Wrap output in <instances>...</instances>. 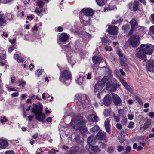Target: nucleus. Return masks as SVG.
Masks as SVG:
<instances>
[{
    "instance_id": "1",
    "label": "nucleus",
    "mask_w": 154,
    "mask_h": 154,
    "mask_svg": "<svg viewBox=\"0 0 154 154\" xmlns=\"http://www.w3.org/2000/svg\"><path fill=\"white\" fill-rule=\"evenodd\" d=\"M85 122L81 116L77 117L75 119L72 118L70 123L71 126L75 129L79 130L83 135H86L89 133L85 126Z\"/></svg>"
},
{
    "instance_id": "2",
    "label": "nucleus",
    "mask_w": 154,
    "mask_h": 154,
    "mask_svg": "<svg viewBox=\"0 0 154 154\" xmlns=\"http://www.w3.org/2000/svg\"><path fill=\"white\" fill-rule=\"evenodd\" d=\"M33 107L31 109V112L35 116L37 120L43 121L45 119V115L42 113L43 107L42 104L39 103L37 104L33 103Z\"/></svg>"
},
{
    "instance_id": "3",
    "label": "nucleus",
    "mask_w": 154,
    "mask_h": 154,
    "mask_svg": "<svg viewBox=\"0 0 154 154\" xmlns=\"http://www.w3.org/2000/svg\"><path fill=\"white\" fill-rule=\"evenodd\" d=\"M76 98L75 101L76 102V108L78 110H80L83 109L85 107H89L90 106L91 103L87 99H85L83 102V100H84V96H81L80 94H77L75 96Z\"/></svg>"
},
{
    "instance_id": "4",
    "label": "nucleus",
    "mask_w": 154,
    "mask_h": 154,
    "mask_svg": "<svg viewBox=\"0 0 154 154\" xmlns=\"http://www.w3.org/2000/svg\"><path fill=\"white\" fill-rule=\"evenodd\" d=\"M71 75L70 72L67 70H65L61 73L59 78V80L62 82L66 84L65 82L68 81L69 84L70 82Z\"/></svg>"
},
{
    "instance_id": "5",
    "label": "nucleus",
    "mask_w": 154,
    "mask_h": 154,
    "mask_svg": "<svg viewBox=\"0 0 154 154\" xmlns=\"http://www.w3.org/2000/svg\"><path fill=\"white\" fill-rule=\"evenodd\" d=\"M129 44L133 48L137 47L139 45L140 38L137 35H131L128 40Z\"/></svg>"
},
{
    "instance_id": "6",
    "label": "nucleus",
    "mask_w": 154,
    "mask_h": 154,
    "mask_svg": "<svg viewBox=\"0 0 154 154\" xmlns=\"http://www.w3.org/2000/svg\"><path fill=\"white\" fill-rule=\"evenodd\" d=\"M143 49V47L141 45L139 47L136 49L135 55L136 57L142 60L146 61V54Z\"/></svg>"
},
{
    "instance_id": "7",
    "label": "nucleus",
    "mask_w": 154,
    "mask_h": 154,
    "mask_svg": "<svg viewBox=\"0 0 154 154\" xmlns=\"http://www.w3.org/2000/svg\"><path fill=\"white\" fill-rule=\"evenodd\" d=\"M141 45L145 54L150 55L152 54L154 48V46L153 45L149 44H142Z\"/></svg>"
},
{
    "instance_id": "8",
    "label": "nucleus",
    "mask_w": 154,
    "mask_h": 154,
    "mask_svg": "<svg viewBox=\"0 0 154 154\" xmlns=\"http://www.w3.org/2000/svg\"><path fill=\"white\" fill-rule=\"evenodd\" d=\"M112 82L111 79L108 76H104L100 81L101 84L104 87L106 85V87L109 86Z\"/></svg>"
},
{
    "instance_id": "9",
    "label": "nucleus",
    "mask_w": 154,
    "mask_h": 154,
    "mask_svg": "<svg viewBox=\"0 0 154 154\" xmlns=\"http://www.w3.org/2000/svg\"><path fill=\"white\" fill-rule=\"evenodd\" d=\"M103 87L102 85L99 83H97L94 86V93H97V97L100 99V94L101 93L100 92L103 89Z\"/></svg>"
},
{
    "instance_id": "10",
    "label": "nucleus",
    "mask_w": 154,
    "mask_h": 154,
    "mask_svg": "<svg viewBox=\"0 0 154 154\" xmlns=\"http://www.w3.org/2000/svg\"><path fill=\"white\" fill-rule=\"evenodd\" d=\"M66 55L68 62L72 65L74 64L76 62L75 53L71 54L70 52H68Z\"/></svg>"
},
{
    "instance_id": "11",
    "label": "nucleus",
    "mask_w": 154,
    "mask_h": 154,
    "mask_svg": "<svg viewBox=\"0 0 154 154\" xmlns=\"http://www.w3.org/2000/svg\"><path fill=\"white\" fill-rule=\"evenodd\" d=\"M118 28L113 25L109 26L107 29L108 32L110 34L115 35L117 34Z\"/></svg>"
},
{
    "instance_id": "12",
    "label": "nucleus",
    "mask_w": 154,
    "mask_h": 154,
    "mask_svg": "<svg viewBox=\"0 0 154 154\" xmlns=\"http://www.w3.org/2000/svg\"><path fill=\"white\" fill-rule=\"evenodd\" d=\"M130 23L131 26V29L128 33V35L132 33L133 31L137 28L138 26V23L134 19H132Z\"/></svg>"
},
{
    "instance_id": "13",
    "label": "nucleus",
    "mask_w": 154,
    "mask_h": 154,
    "mask_svg": "<svg viewBox=\"0 0 154 154\" xmlns=\"http://www.w3.org/2000/svg\"><path fill=\"white\" fill-rule=\"evenodd\" d=\"M147 70L152 72L154 69V60H150L148 61L146 64Z\"/></svg>"
},
{
    "instance_id": "14",
    "label": "nucleus",
    "mask_w": 154,
    "mask_h": 154,
    "mask_svg": "<svg viewBox=\"0 0 154 154\" xmlns=\"http://www.w3.org/2000/svg\"><path fill=\"white\" fill-rule=\"evenodd\" d=\"M96 138L99 140H105L106 139V133L103 131H100L96 136Z\"/></svg>"
},
{
    "instance_id": "15",
    "label": "nucleus",
    "mask_w": 154,
    "mask_h": 154,
    "mask_svg": "<svg viewBox=\"0 0 154 154\" xmlns=\"http://www.w3.org/2000/svg\"><path fill=\"white\" fill-rule=\"evenodd\" d=\"M120 86V85L119 84H116L112 85L111 83L109 86L106 87V90L109 92H114L116 90L117 87H119Z\"/></svg>"
},
{
    "instance_id": "16",
    "label": "nucleus",
    "mask_w": 154,
    "mask_h": 154,
    "mask_svg": "<svg viewBox=\"0 0 154 154\" xmlns=\"http://www.w3.org/2000/svg\"><path fill=\"white\" fill-rule=\"evenodd\" d=\"M8 146V143L6 139L4 138H0V148L5 149Z\"/></svg>"
},
{
    "instance_id": "17",
    "label": "nucleus",
    "mask_w": 154,
    "mask_h": 154,
    "mask_svg": "<svg viewBox=\"0 0 154 154\" xmlns=\"http://www.w3.org/2000/svg\"><path fill=\"white\" fill-rule=\"evenodd\" d=\"M88 121L90 122H97L98 118L95 113L89 115L87 117Z\"/></svg>"
},
{
    "instance_id": "18",
    "label": "nucleus",
    "mask_w": 154,
    "mask_h": 154,
    "mask_svg": "<svg viewBox=\"0 0 154 154\" xmlns=\"http://www.w3.org/2000/svg\"><path fill=\"white\" fill-rule=\"evenodd\" d=\"M121 83L123 85L124 87L131 93H133V91L131 89L130 86L127 84V82L123 79L120 80Z\"/></svg>"
},
{
    "instance_id": "19",
    "label": "nucleus",
    "mask_w": 154,
    "mask_h": 154,
    "mask_svg": "<svg viewBox=\"0 0 154 154\" xmlns=\"http://www.w3.org/2000/svg\"><path fill=\"white\" fill-rule=\"evenodd\" d=\"M59 38L61 42L65 43L68 39V36L66 33H63L59 36Z\"/></svg>"
},
{
    "instance_id": "20",
    "label": "nucleus",
    "mask_w": 154,
    "mask_h": 154,
    "mask_svg": "<svg viewBox=\"0 0 154 154\" xmlns=\"http://www.w3.org/2000/svg\"><path fill=\"white\" fill-rule=\"evenodd\" d=\"M112 98L113 100L114 104L117 105L120 103L122 102V100L120 97L116 94H112Z\"/></svg>"
},
{
    "instance_id": "21",
    "label": "nucleus",
    "mask_w": 154,
    "mask_h": 154,
    "mask_svg": "<svg viewBox=\"0 0 154 154\" xmlns=\"http://www.w3.org/2000/svg\"><path fill=\"white\" fill-rule=\"evenodd\" d=\"M85 75L84 73H80L76 79L77 83L79 85H81L84 82Z\"/></svg>"
},
{
    "instance_id": "22",
    "label": "nucleus",
    "mask_w": 154,
    "mask_h": 154,
    "mask_svg": "<svg viewBox=\"0 0 154 154\" xmlns=\"http://www.w3.org/2000/svg\"><path fill=\"white\" fill-rule=\"evenodd\" d=\"M89 152L91 154H95L100 151V149L97 146H92L90 147Z\"/></svg>"
},
{
    "instance_id": "23",
    "label": "nucleus",
    "mask_w": 154,
    "mask_h": 154,
    "mask_svg": "<svg viewBox=\"0 0 154 154\" xmlns=\"http://www.w3.org/2000/svg\"><path fill=\"white\" fill-rule=\"evenodd\" d=\"M83 11L84 14L86 16H91L94 14V11L91 8H88L86 9H83Z\"/></svg>"
},
{
    "instance_id": "24",
    "label": "nucleus",
    "mask_w": 154,
    "mask_h": 154,
    "mask_svg": "<svg viewBox=\"0 0 154 154\" xmlns=\"http://www.w3.org/2000/svg\"><path fill=\"white\" fill-rule=\"evenodd\" d=\"M92 60L93 63L95 64L99 63L103 60L102 62L104 61L106 64V61L102 60L101 58L96 56H94L93 57Z\"/></svg>"
},
{
    "instance_id": "25",
    "label": "nucleus",
    "mask_w": 154,
    "mask_h": 154,
    "mask_svg": "<svg viewBox=\"0 0 154 154\" xmlns=\"http://www.w3.org/2000/svg\"><path fill=\"white\" fill-rule=\"evenodd\" d=\"M110 120L108 119H106L104 122V126L105 129L107 132L109 134L110 133V125L109 124Z\"/></svg>"
},
{
    "instance_id": "26",
    "label": "nucleus",
    "mask_w": 154,
    "mask_h": 154,
    "mask_svg": "<svg viewBox=\"0 0 154 154\" xmlns=\"http://www.w3.org/2000/svg\"><path fill=\"white\" fill-rule=\"evenodd\" d=\"M80 152L79 148L78 147H74L71 148L70 151L67 152V154H76L77 152Z\"/></svg>"
},
{
    "instance_id": "27",
    "label": "nucleus",
    "mask_w": 154,
    "mask_h": 154,
    "mask_svg": "<svg viewBox=\"0 0 154 154\" xmlns=\"http://www.w3.org/2000/svg\"><path fill=\"white\" fill-rule=\"evenodd\" d=\"M103 102L105 105H108L111 103L110 97L109 95H106L103 100Z\"/></svg>"
},
{
    "instance_id": "28",
    "label": "nucleus",
    "mask_w": 154,
    "mask_h": 154,
    "mask_svg": "<svg viewBox=\"0 0 154 154\" xmlns=\"http://www.w3.org/2000/svg\"><path fill=\"white\" fill-rule=\"evenodd\" d=\"M151 123V120L150 119H147L144 123L143 128L144 130L147 129L150 126Z\"/></svg>"
},
{
    "instance_id": "29",
    "label": "nucleus",
    "mask_w": 154,
    "mask_h": 154,
    "mask_svg": "<svg viewBox=\"0 0 154 154\" xmlns=\"http://www.w3.org/2000/svg\"><path fill=\"white\" fill-rule=\"evenodd\" d=\"M116 18L117 19L116 20H112V24H116L119 23L123 21L122 18L120 17L119 15H117L116 16Z\"/></svg>"
},
{
    "instance_id": "30",
    "label": "nucleus",
    "mask_w": 154,
    "mask_h": 154,
    "mask_svg": "<svg viewBox=\"0 0 154 154\" xmlns=\"http://www.w3.org/2000/svg\"><path fill=\"white\" fill-rule=\"evenodd\" d=\"M127 60V57H124V60L120 61V63L121 65L123 66L124 68L126 70L128 69V66L125 63Z\"/></svg>"
},
{
    "instance_id": "31",
    "label": "nucleus",
    "mask_w": 154,
    "mask_h": 154,
    "mask_svg": "<svg viewBox=\"0 0 154 154\" xmlns=\"http://www.w3.org/2000/svg\"><path fill=\"white\" fill-rule=\"evenodd\" d=\"M14 57L18 62H23L24 60L21 57H20L19 55L17 54H14Z\"/></svg>"
},
{
    "instance_id": "32",
    "label": "nucleus",
    "mask_w": 154,
    "mask_h": 154,
    "mask_svg": "<svg viewBox=\"0 0 154 154\" xmlns=\"http://www.w3.org/2000/svg\"><path fill=\"white\" fill-rule=\"evenodd\" d=\"M97 4L100 6H103L106 2V0H96Z\"/></svg>"
},
{
    "instance_id": "33",
    "label": "nucleus",
    "mask_w": 154,
    "mask_h": 154,
    "mask_svg": "<svg viewBox=\"0 0 154 154\" xmlns=\"http://www.w3.org/2000/svg\"><path fill=\"white\" fill-rule=\"evenodd\" d=\"M117 54L120 57V61L124 60V57H126L125 56H123V55L122 52L119 50H118L117 51Z\"/></svg>"
},
{
    "instance_id": "34",
    "label": "nucleus",
    "mask_w": 154,
    "mask_h": 154,
    "mask_svg": "<svg viewBox=\"0 0 154 154\" xmlns=\"http://www.w3.org/2000/svg\"><path fill=\"white\" fill-rule=\"evenodd\" d=\"M102 42L103 45H108L109 43L111 42L107 37L102 38Z\"/></svg>"
},
{
    "instance_id": "35",
    "label": "nucleus",
    "mask_w": 154,
    "mask_h": 154,
    "mask_svg": "<svg viewBox=\"0 0 154 154\" xmlns=\"http://www.w3.org/2000/svg\"><path fill=\"white\" fill-rule=\"evenodd\" d=\"M116 8V7L115 5H111L109 6L108 7L104 8V12H106L107 10H112L115 9Z\"/></svg>"
},
{
    "instance_id": "36",
    "label": "nucleus",
    "mask_w": 154,
    "mask_h": 154,
    "mask_svg": "<svg viewBox=\"0 0 154 154\" xmlns=\"http://www.w3.org/2000/svg\"><path fill=\"white\" fill-rule=\"evenodd\" d=\"M6 21L0 15V26H5L6 25Z\"/></svg>"
},
{
    "instance_id": "37",
    "label": "nucleus",
    "mask_w": 154,
    "mask_h": 154,
    "mask_svg": "<svg viewBox=\"0 0 154 154\" xmlns=\"http://www.w3.org/2000/svg\"><path fill=\"white\" fill-rule=\"evenodd\" d=\"M118 113L119 115L122 117L123 118L126 117L125 113L124 110L122 109H119Z\"/></svg>"
},
{
    "instance_id": "38",
    "label": "nucleus",
    "mask_w": 154,
    "mask_h": 154,
    "mask_svg": "<svg viewBox=\"0 0 154 154\" xmlns=\"http://www.w3.org/2000/svg\"><path fill=\"white\" fill-rule=\"evenodd\" d=\"M138 2L137 1H134V2L133 9L134 11H136L138 10Z\"/></svg>"
},
{
    "instance_id": "39",
    "label": "nucleus",
    "mask_w": 154,
    "mask_h": 154,
    "mask_svg": "<svg viewBox=\"0 0 154 154\" xmlns=\"http://www.w3.org/2000/svg\"><path fill=\"white\" fill-rule=\"evenodd\" d=\"M6 57L5 53L4 51H0V60L5 59Z\"/></svg>"
},
{
    "instance_id": "40",
    "label": "nucleus",
    "mask_w": 154,
    "mask_h": 154,
    "mask_svg": "<svg viewBox=\"0 0 154 154\" xmlns=\"http://www.w3.org/2000/svg\"><path fill=\"white\" fill-rule=\"evenodd\" d=\"M99 129V127L97 125H95L90 129V131L91 132H94L98 131Z\"/></svg>"
},
{
    "instance_id": "41",
    "label": "nucleus",
    "mask_w": 154,
    "mask_h": 154,
    "mask_svg": "<svg viewBox=\"0 0 154 154\" xmlns=\"http://www.w3.org/2000/svg\"><path fill=\"white\" fill-rule=\"evenodd\" d=\"M37 3L38 6L40 8H42L45 4L42 0H38Z\"/></svg>"
},
{
    "instance_id": "42",
    "label": "nucleus",
    "mask_w": 154,
    "mask_h": 154,
    "mask_svg": "<svg viewBox=\"0 0 154 154\" xmlns=\"http://www.w3.org/2000/svg\"><path fill=\"white\" fill-rule=\"evenodd\" d=\"M42 69H39L36 71L35 74L37 76H40L42 74Z\"/></svg>"
},
{
    "instance_id": "43",
    "label": "nucleus",
    "mask_w": 154,
    "mask_h": 154,
    "mask_svg": "<svg viewBox=\"0 0 154 154\" xmlns=\"http://www.w3.org/2000/svg\"><path fill=\"white\" fill-rule=\"evenodd\" d=\"M93 136H91L89 137L87 140V142L89 144L91 143L93 139Z\"/></svg>"
},
{
    "instance_id": "44",
    "label": "nucleus",
    "mask_w": 154,
    "mask_h": 154,
    "mask_svg": "<svg viewBox=\"0 0 154 154\" xmlns=\"http://www.w3.org/2000/svg\"><path fill=\"white\" fill-rule=\"evenodd\" d=\"M134 123L133 122H130L128 126L130 129H132L134 128Z\"/></svg>"
},
{
    "instance_id": "45",
    "label": "nucleus",
    "mask_w": 154,
    "mask_h": 154,
    "mask_svg": "<svg viewBox=\"0 0 154 154\" xmlns=\"http://www.w3.org/2000/svg\"><path fill=\"white\" fill-rule=\"evenodd\" d=\"M135 98L139 104L140 105H142L143 104V103L139 97L137 96H136Z\"/></svg>"
},
{
    "instance_id": "46",
    "label": "nucleus",
    "mask_w": 154,
    "mask_h": 154,
    "mask_svg": "<svg viewBox=\"0 0 154 154\" xmlns=\"http://www.w3.org/2000/svg\"><path fill=\"white\" fill-rule=\"evenodd\" d=\"M18 82L19 83V85H18L20 87H24L25 85H26V82L25 81H19Z\"/></svg>"
},
{
    "instance_id": "47",
    "label": "nucleus",
    "mask_w": 154,
    "mask_h": 154,
    "mask_svg": "<svg viewBox=\"0 0 154 154\" xmlns=\"http://www.w3.org/2000/svg\"><path fill=\"white\" fill-rule=\"evenodd\" d=\"M127 121L128 120L126 117H123V118L121 120V123L123 125H126L127 123Z\"/></svg>"
},
{
    "instance_id": "48",
    "label": "nucleus",
    "mask_w": 154,
    "mask_h": 154,
    "mask_svg": "<svg viewBox=\"0 0 154 154\" xmlns=\"http://www.w3.org/2000/svg\"><path fill=\"white\" fill-rule=\"evenodd\" d=\"M105 70L106 72L110 75H112V72L110 69L108 67H105Z\"/></svg>"
},
{
    "instance_id": "49",
    "label": "nucleus",
    "mask_w": 154,
    "mask_h": 154,
    "mask_svg": "<svg viewBox=\"0 0 154 154\" xmlns=\"http://www.w3.org/2000/svg\"><path fill=\"white\" fill-rule=\"evenodd\" d=\"M104 115L106 116H107L110 114L109 110L108 109H105L104 112Z\"/></svg>"
},
{
    "instance_id": "50",
    "label": "nucleus",
    "mask_w": 154,
    "mask_h": 154,
    "mask_svg": "<svg viewBox=\"0 0 154 154\" xmlns=\"http://www.w3.org/2000/svg\"><path fill=\"white\" fill-rule=\"evenodd\" d=\"M119 140L121 143H122L125 140V137L124 136H121L120 137H119Z\"/></svg>"
},
{
    "instance_id": "51",
    "label": "nucleus",
    "mask_w": 154,
    "mask_h": 154,
    "mask_svg": "<svg viewBox=\"0 0 154 154\" xmlns=\"http://www.w3.org/2000/svg\"><path fill=\"white\" fill-rule=\"evenodd\" d=\"M8 121L7 119L6 118V117L4 116L3 117L2 119L0 120V122L2 123H3L6 122Z\"/></svg>"
},
{
    "instance_id": "52",
    "label": "nucleus",
    "mask_w": 154,
    "mask_h": 154,
    "mask_svg": "<svg viewBox=\"0 0 154 154\" xmlns=\"http://www.w3.org/2000/svg\"><path fill=\"white\" fill-rule=\"evenodd\" d=\"M128 119L130 120H131L134 119V115L131 114H128L127 115Z\"/></svg>"
},
{
    "instance_id": "53",
    "label": "nucleus",
    "mask_w": 154,
    "mask_h": 154,
    "mask_svg": "<svg viewBox=\"0 0 154 154\" xmlns=\"http://www.w3.org/2000/svg\"><path fill=\"white\" fill-rule=\"evenodd\" d=\"M58 150H55L54 149H52L50 152V154H54L56 152H58Z\"/></svg>"
},
{
    "instance_id": "54",
    "label": "nucleus",
    "mask_w": 154,
    "mask_h": 154,
    "mask_svg": "<svg viewBox=\"0 0 154 154\" xmlns=\"http://www.w3.org/2000/svg\"><path fill=\"white\" fill-rule=\"evenodd\" d=\"M109 154H112L113 152V149L112 147H110L107 150Z\"/></svg>"
},
{
    "instance_id": "55",
    "label": "nucleus",
    "mask_w": 154,
    "mask_h": 154,
    "mask_svg": "<svg viewBox=\"0 0 154 154\" xmlns=\"http://www.w3.org/2000/svg\"><path fill=\"white\" fill-rule=\"evenodd\" d=\"M105 49L106 51H111L112 50V49L111 47L110 46L108 47V46H106L104 48Z\"/></svg>"
},
{
    "instance_id": "56",
    "label": "nucleus",
    "mask_w": 154,
    "mask_h": 154,
    "mask_svg": "<svg viewBox=\"0 0 154 154\" xmlns=\"http://www.w3.org/2000/svg\"><path fill=\"white\" fill-rule=\"evenodd\" d=\"M75 140L77 142H79L80 141V136L79 135H77L75 138Z\"/></svg>"
},
{
    "instance_id": "57",
    "label": "nucleus",
    "mask_w": 154,
    "mask_h": 154,
    "mask_svg": "<svg viewBox=\"0 0 154 154\" xmlns=\"http://www.w3.org/2000/svg\"><path fill=\"white\" fill-rule=\"evenodd\" d=\"M14 49L15 47L14 46L10 47L8 49V51L9 53H11Z\"/></svg>"
},
{
    "instance_id": "58",
    "label": "nucleus",
    "mask_w": 154,
    "mask_h": 154,
    "mask_svg": "<svg viewBox=\"0 0 154 154\" xmlns=\"http://www.w3.org/2000/svg\"><path fill=\"white\" fill-rule=\"evenodd\" d=\"M113 117L115 119L116 122H118L119 121L120 119L118 116H116L115 114H114Z\"/></svg>"
},
{
    "instance_id": "59",
    "label": "nucleus",
    "mask_w": 154,
    "mask_h": 154,
    "mask_svg": "<svg viewBox=\"0 0 154 154\" xmlns=\"http://www.w3.org/2000/svg\"><path fill=\"white\" fill-rule=\"evenodd\" d=\"M1 36L2 37H4L7 38L8 36V34L5 32H4L1 35Z\"/></svg>"
},
{
    "instance_id": "60",
    "label": "nucleus",
    "mask_w": 154,
    "mask_h": 154,
    "mask_svg": "<svg viewBox=\"0 0 154 154\" xmlns=\"http://www.w3.org/2000/svg\"><path fill=\"white\" fill-rule=\"evenodd\" d=\"M149 30L152 34H154V26H151L149 28Z\"/></svg>"
},
{
    "instance_id": "61",
    "label": "nucleus",
    "mask_w": 154,
    "mask_h": 154,
    "mask_svg": "<svg viewBox=\"0 0 154 154\" xmlns=\"http://www.w3.org/2000/svg\"><path fill=\"white\" fill-rule=\"evenodd\" d=\"M92 77V74L91 73H88L87 76L86 78L88 79H91Z\"/></svg>"
},
{
    "instance_id": "62",
    "label": "nucleus",
    "mask_w": 154,
    "mask_h": 154,
    "mask_svg": "<svg viewBox=\"0 0 154 154\" xmlns=\"http://www.w3.org/2000/svg\"><path fill=\"white\" fill-rule=\"evenodd\" d=\"M129 26L128 25H124L122 26V30L125 31H127V29L129 28Z\"/></svg>"
},
{
    "instance_id": "63",
    "label": "nucleus",
    "mask_w": 154,
    "mask_h": 154,
    "mask_svg": "<svg viewBox=\"0 0 154 154\" xmlns=\"http://www.w3.org/2000/svg\"><path fill=\"white\" fill-rule=\"evenodd\" d=\"M100 145V147L102 148H104L106 147V144L102 142H100L99 143Z\"/></svg>"
},
{
    "instance_id": "64",
    "label": "nucleus",
    "mask_w": 154,
    "mask_h": 154,
    "mask_svg": "<svg viewBox=\"0 0 154 154\" xmlns=\"http://www.w3.org/2000/svg\"><path fill=\"white\" fill-rule=\"evenodd\" d=\"M5 154H14V153L13 151H8L5 152Z\"/></svg>"
}]
</instances>
